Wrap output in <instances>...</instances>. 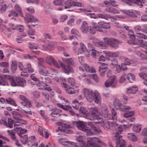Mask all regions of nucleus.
I'll return each instance as SVG.
<instances>
[{"label": "nucleus", "instance_id": "nucleus-1", "mask_svg": "<svg viewBox=\"0 0 147 147\" xmlns=\"http://www.w3.org/2000/svg\"><path fill=\"white\" fill-rule=\"evenodd\" d=\"M111 126L115 127L116 130L115 134L116 147H125V142L124 140L122 139V136L120 134L123 131L121 125H118L112 121H106L104 122L103 127L105 129L108 130L110 129Z\"/></svg>", "mask_w": 147, "mask_h": 147}, {"label": "nucleus", "instance_id": "nucleus-2", "mask_svg": "<svg viewBox=\"0 0 147 147\" xmlns=\"http://www.w3.org/2000/svg\"><path fill=\"white\" fill-rule=\"evenodd\" d=\"M84 95L87 100L90 102H92L93 100L97 104L100 103L101 99L100 94L97 91H95L94 96L93 91L90 90L86 88L84 90Z\"/></svg>", "mask_w": 147, "mask_h": 147}, {"label": "nucleus", "instance_id": "nucleus-3", "mask_svg": "<svg viewBox=\"0 0 147 147\" xmlns=\"http://www.w3.org/2000/svg\"><path fill=\"white\" fill-rule=\"evenodd\" d=\"M103 39L105 43L112 48L116 49L119 47V42L117 39L114 38H109L105 37L103 38Z\"/></svg>", "mask_w": 147, "mask_h": 147}, {"label": "nucleus", "instance_id": "nucleus-4", "mask_svg": "<svg viewBox=\"0 0 147 147\" xmlns=\"http://www.w3.org/2000/svg\"><path fill=\"white\" fill-rule=\"evenodd\" d=\"M65 4L64 7L66 9L75 6L78 7L82 6V5L81 3L77 1H74L72 0H67L65 1Z\"/></svg>", "mask_w": 147, "mask_h": 147}, {"label": "nucleus", "instance_id": "nucleus-5", "mask_svg": "<svg viewBox=\"0 0 147 147\" xmlns=\"http://www.w3.org/2000/svg\"><path fill=\"white\" fill-rule=\"evenodd\" d=\"M85 122L80 121H74L72 122L71 125H73V127H76L79 129L83 131L85 128H86V126L84 124Z\"/></svg>", "mask_w": 147, "mask_h": 147}, {"label": "nucleus", "instance_id": "nucleus-6", "mask_svg": "<svg viewBox=\"0 0 147 147\" xmlns=\"http://www.w3.org/2000/svg\"><path fill=\"white\" fill-rule=\"evenodd\" d=\"M116 108L119 109L120 111H126L131 109V107L129 106L123 105L120 102L117 101L114 103Z\"/></svg>", "mask_w": 147, "mask_h": 147}, {"label": "nucleus", "instance_id": "nucleus-7", "mask_svg": "<svg viewBox=\"0 0 147 147\" xmlns=\"http://www.w3.org/2000/svg\"><path fill=\"white\" fill-rule=\"evenodd\" d=\"M80 49L78 51V54L84 53L86 56L89 57L90 56V52L87 49L85 45L82 42L80 43Z\"/></svg>", "mask_w": 147, "mask_h": 147}, {"label": "nucleus", "instance_id": "nucleus-8", "mask_svg": "<svg viewBox=\"0 0 147 147\" xmlns=\"http://www.w3.org/2000/svg\"><path fill=\"white\" fill-rule=\"evenodd\" d=\"M38 64L39 68V74L42 75L47 76L49 74V71L47 68L40 63H38Z\"/></svg>", "mask_w": 147, "mask_h": 147}, {"label": "nucleus", "instance_id": "nucleus-9", "mask_svg": "<svg viewBox=\"0 0 147 147\" xmlns=\"http://www.w3.org/2000/svg\"><path fill=\"white\" fill-rule=\"evenodd\" d=\"M20 98L23 101L21 102V104L27 107H30L31 106V104L26 98L24 96L20 95L19 96Z\"/></svg>", "mask_w": 147, "mask_h": 147}, {"label": "nucleus", "instance_id": "nucleus-10", "mask_svg": "<svg viewBox=\"0 0 147 147\" xmlns=\"http://www.w3.org/2000/svg\"><path fill=\"white\" fill-rule=\"evenodd\" d=\"M105 43V42L100 41L97 38L95 41L93 42L94 45L102 49H106L107 48V46Z\"/></svg>", "mask_w": 147, "mask_h": 147}, {"label": "nucleus", "instance_id": "nucleus-11", "mask_svg": "<svg viewBox=\"0 0 147 147\" xmlns=\"http://www.w3.org/2000/svg\"><path fill=\"white\" fill-rule=\"evenodd\" d=\"M114 77H113L112 79L110 80V81L107 80L105 83V87H108L111 86L112 88H115L116 87L117 80H115Z\"/></svg>", "mask_w": 147, "mask_h": 147}, {"label": "nucleus", "instance_id": "nucleus-12", "mask_svg": "<svg viewBox=\"0 0 147 147\" xmlns=\"http://www.w3.org/2000/svg\"><path fill=\"white\" fill-rule=\"evenodd\" d=\"M45 60L47 63L51 65L52 63L56 67L59 68L60 67L54 59L51 56H47L46 57Z\"/></svg>", "mask_w": 147, "mask_h": 147}, {"label": "nucleus", "instance_id": "nucleus-13", "mask_svg": "<svg viewBox=\"0 0 147 147\" xmlns=\"http://www.w3.org/2000/svg\"><path fill=\"white\" fill-rule=\"evenodd\" d=\"M59 62L60 65L63 68V71L65 73L67 74H69L70 72L73 73L74 72V70L73 68L69 65H66L65 66L63 63H61V61H59Z\"/></svg>", "mask_w": 147, "mask_h": 147}, {"label": "nucleus", "instance_id": "nucleus-14", "mask_svg": "<svg viewBox=\"0 0 147 147\" xmlns=\"http://www.w3.org/2000/svg\"><path fill=\"white\" fill-rule=\"evenodd\" d=\"M85 124L88 125L92 128L95 133H100L101 132V130L96 127L95 125L96 123L94 122H85Z\"/></svg>", "mask_w": 147, "mask_h": 147}, {"label": "nucleus", "instance_id": "nucleus-15", "mask_svg": "<svg viewBox=\"0 0 147 147\" xmlns=\"http://www.w3.org/2000/svg\"><path fill=\"white\" fill-rule=\"evenodd\" d=\"M16 79L17 86H20L22 87H24L25 86V84L26 83V81L25 80L20 77H16Z\"/></svg>", "mask_w": 147, "mask_h": 147}, {"label": "nucleus", "instance_id": "nucleus-16", "mask_svg": "<svg viewBox=\"0 0 147 147\" xmlns=\"http://www.w3.org/2000/svg\"><path fill=\"white\" fill-rule=\"evenodd\" d=\"M26 19L28 21L26 22L27 24L30 22L36 23L38 22V20L36 17L29 13L26 14Z\"/></svg>", "mask_w": 147, "mask_h": 147}, {"label": "nucleus", "instance_id": "nucleus-17", "mask_svg": "<svg viewBox=\"0 0 147 147\" xmlns=\"http://www.w3.org/2000/svg\"><path fill=\"white\" fill-rule=\"evenodd\" d=\"M103 52L107 56L112 58L118 57L119 55V51L113 52L105 51H103Z\"/></svg>", "mask_w": 147, "mask_h": 147}, {"label": "nucleus", "instance_id": "nucleus-18", "mask_svg": "<svg viewBox=\"0 0 147 147\" xmlns=\"http://www.w3.org/2000/svg\"><path fill=\"white\" fill-rule=\"evenodd\" d=\"M98 24L101 29H109L111 28L110 23H107L103 21H101L98 22Z\"/></svg>", "mask_w": 147, "mask_h": 147}, {"label": "nucleus", "instance_id": "nucleus-19", "mask_svg": "<svg viewBox=\"0 0 147 147\" xmlns=\"http://www.w3.org/2000/svg\"><path fill=\"white\" fill-rule=\"evenodd\" d=\"M97 16L99 18L104 19L107 20H108L109 18L111 19L115 20H117L116 18H114L113 16H111L108 14L98 13L97 14Z\"/></svg>", "mask_w": 147, "mask_h": 147}, {"label": "nucleus", "instance_id": "nucleus-20", "mask_svg": "<svg viewBox=\"0 0 147 147\" xmlns=\"http://www.w3.org/2000/svg\"><path fill=\"white\" fill-rule=\"evenodd\" d=\"M79 111L82 114L85 115L84 116V117L85 118L88 120H91V119L90 118L89 116L87 115V114L88 113V111L83 106L81 107L79 109Z\"/></svg>", "mask_w": 147, "mask_h": 147}, {"label": "nucleus", "instance_id": "nucleus-21", "mask_svg": "<svg viewBox=\"0 0 147 147\" xmlns=\"http://www.w3.org/2000/svg\"><path fill=\"white\" fill-rule=\"evenodd\" d=\"M89 27L86 21H83L81 27V30L82 32L86 33L88 32Z\"/></svg>", "mask_w": 147, "mask_h": 147}, {"label": "nucleus", "instance_id": "nucleus-22", "mask_svg": "<svg viewBox=\"0 0 147 147\" xmlns=\"http://www.w3.org/2000/svg\"><path fill=\"white\" fill-rule=\"evenodd\" d=\"M101 111L103 117L109 119V115L108 114V111L107 110V107L105 105L102 106L101 107Z\"/></svg>", "mask_w": 147, "mask_h": 147}, {"label": "nucleus", "instance_id": "nucleus-23", "mask_svg": "<svg viewBox=\"0 0 147 147\" xmlns=\"http://www.w3.org/2000/svg\"><path fill=\"white\" fill-rule=\"evenodd\" d=\"M86 147H102L100 145L97 144L93 141L90 140L87 141L86 144Z\"/></svg>", "mask_w": 147, "mask_h": 147}, {"label": "nucleus", "instance_id": "nucleus-24", "mask_svg": "<svg viewBox=\"0 0 147 147\" xmlns=\"http://www.w3.org/2000/svg\"><path fill=\"white\" fill-rule=\"evenodd\" d=\"M112 115H109V119L110 120H116L117 118V113L115 109H112L111 111Z\"/></svg>", "mask_w": 147, "mask_h": 147}, {"label": "nucleus", "instance_id": "nucleus-25", "mask_svg": "<svg viewBox=\"0 0 147 147\" xmlns=\"http://www.w3.org/2000/svg\"><path fill=\"white\" fill-rule=\"evenodd\" d=\"M88 109L90 111L91 114H94L100 112L97 107L93 105H90L89 106Z\"/></svg>", "mask_w": 147, "mask_h": 147}, {"label": "nucleus", "instance_id": "nucleus-26", "mask_svg": "<svg viewBox=\"0 0 147 147\" xmlns=\"http://www.w3.org/2000/svg\"><path fill=\"white\" fill-rule=\"evenodd\" d=\"M105 11L115 14H119V11L115 8L112 7H108L105 9Z\"/></svg>", "mask_w": 147, "mask_h": 147}, {"label": "nucleus", "instance_id": "nucleus-27", "mask_svg": "<svg viewBox=\"0 0 147 147\" xmlns=\"http://www.w3.org/2000/svg\"><path fill=\"white\" fill-rule=\"evenodd\" d=\"M52 111L53 112L51 113V115L53 117H57V116H61V115L59 114L61 112V110L60 109L55 108L53 109Z\"/></svg>", "mask_w": 147, "mask_h": 147}, {"label": "nucleus", "instance_id": "nucleus-28", "mask_svg": "<svg viewBox=\"0 0 147 147\" xmlns=\"http://www.w3.org/2000/svg\"><path fill=\"white\" fill-rule=\"evenodd\" d=\"M122 11L124 13L130 17L133 18H136L137 17V13L136 12H134L132 11L124 10H122Z\"/></svg>", "mask_w": 147, "mask_h": 147}, {"label": "nucleus", "instance_id": "nucleus-29", "mask_svg": "<svg viewBox=\"0 0 147 147\" xmlns=\"http://www.w3.org/2000/svg\"><path fill=\"white\" fill-rule=\"evenodd\" d=\"M138 89L137 86H136L127 88V92L128 93L135 94L138 91Z\"/></svg>", "mask_w": 147, "mask_h": 147}, {"label": "nucleus", "instance_id": "nucleus-30", "mask_svg": "<svg viewBox=\"0 0 147 147\" xmlns=\"http://www.w3.org/2000/svg\"><path fill=\"white\" fill-rule=\"evenodd\" d=\"M101 115L100 112L95 113L94 114H90L91 119L93 120H99L100 119V116Z\"/></svg>", "mask_w": 147, "mask_h": 147}, {"label": "nucleus", "instance_id": "nucleus-31", "mask_svg": "<svg viewBox=\"0 0 147 147\" xmlns=\"http://www.w3.org/2000/svg\"><path fill=\"white\" fill-rule=\"evenodd\" d=\"M12 114L13 115V117L16 119L17 121L19 119L22 118V115L19 114L17 112L15 111H13Z\"/></svg>", "mask_w": 147, "mask_h": 147}, {"label": "nucleus", "instance_id": "nucleus-32", "mask_svg": "<svg viewBox=\"0 0 147 147\" xmlns=\"http://www.w3.org/2000/svg\"><path fill=\"white\" fill-rule=\"evenodd\" d=\"M14 7L15 9L19 13L20 15L21 16L23 17V13L22 12V9L20 6L19 5L17 4L15 5Z\"/></svg>", "mask_w": 147, "mask_h": 147}, {"label": "nucleus", "instance_id": "nucleus-33", "mask_svg": "<svg viewBox=\"0 0 147 147\" xmlns=\"http://www.w3.org/2000/svg\"><path fill=\"white\" fill-rule=\"evenodd\" d=\"M17 68V63L16 61H12L11 65V70L13 73H15Z\"/></svg>", "mask_w": 147, "mask_h": 147}, {"label": "nucleus", "instance_id": "nucleus-34", "mask_svg": "<svg viewBox=\"0 0 147 147\" xmlns=\"http://www.w3.org/2000/svg\"><path fill=\"white\" fill-rule=\"evenodd\" d=\"M84 129L83 131L86 132V134L87 136H92L94 134L92 129L86 126V128H85Z\"/></svg>", "mask_w": 147, "mask_h": 147}, {"label": "nucleus", "instance_id": "nucleus-35", "mask_svg": "<svg viewBox=\"0 0 147 147\" xmlns=\"http://www.w3.org/2000/svg\"><path fill=\"white\" fill-rule=\"evenodd\" d=\"M8 78L9 79L11 85L13 86H17L16 81V77L13 78L10 76H8Z\"/></svg>", "mask_w": 147, "mask_h": 147}, {"label": "nucleus", "instance_id": "nucleus-36", "mask_svg": "<svg viewBox=\"0 0 147 147\" xmlns=\"http://www.w3.org/2000/svg\"><path fill=\"white\" fill-rule=\"evenodd\" d=\"M136 36L137 37V40H138V39L139 40H142V38H143L146 39H147V36L144 34L138 33L136 34Z\"/></svg>", "mask_w": 147, "mask_h": 147}, {"label": "nucleus", "instance_id": "nucleus-37", "mask_svg": "<svg viewBox=\"0 0 147 147\" xmlns=\"http://www.w3.org/2000/svg\"><path fill=\"white\" fill-rule=\"evenodd\" d=\"M126 77L130 82H133L135 80L134 76L132 73L128 74L126 76Z\"/></svg>", "mask_w": 147, "mask_h": 147}, {"label": "nucleus", "instance_id": "nucleus-38", "mask_svg": "<svg viewBox=\"0 0 147 147\" xmlns=\"http://www.w3.org/2000/svg\"><path fill=\"white\" fill-rule=\"evenodd\" d=\"M127 137L129 140L133 141H136L137 140L136 136L133 133H128L127 135Z\"/></svg>", "mask_w": 147, "mask_h": 147}, {"label": "nucleus", "instance_id": "nucleus-39", "mask_svg": "<svg viewBox=\"0 0 147 147\" xmlns=\"http://www.w3.org/2000/svg\"><path fill=\"white\" fill-rule=\"evenodd\" d=\"M58 73V72L54 69L50 68L49 69V74L51 77L53 78H54L55 76L56 75V74Z\"/></svg>", "mask_w": 147, "mask_h": 147}, {"label": "nucleus", "instance_id": "nucleus-40", "mask_svg": "<svg viewBox=\"0 0 147 147\" xmlns=\"http://www.w3.org/2000/svg\"><path fill=\"white\" fill-rule=\"evenodd\" d=\"M62 61L66 64V63H68L69 64L72 65H74V63L72 59L71 58L66 59V60L64 59H62Z\"/></svg>", "mask_w": 147, "mask_h": 147}, {"label": "nucleus", "instance_id": "nucleus-41", "mask_svg": "<svg viewBox=\"0 0 147 147\" xmlns=\"http://www.w3.org/2000/svg\"><path fill=\"white\" fill-rule=\"evenodd\" d=\"M92 25L93 26L94 28L97 31L102 32V30L99 27L98 24L95 22H93L92 23Z\"/></svg>", "mask_w": 147, "mask_h": 147}, {"label": "nucleus", "instance_id": "nucleus-42", "mask_svg": "<svg viewBox=\"0 0 147 147\" xmlns=\"http://www.w3.org/2000/svg\"><path fill=\"white\" fill-rule=\"evenodd\" d=\"M128 43L131 45L133 47L137 48L140 47V45L137 42H135L133 41L130 40L128 41Z\"/></svg>", "mask_w": 147, "mask_h": 147}, {"label": "nucleus", "instance_id": "nucleus-43", "mask_svg": "<svg viewBox=\"0 0 147 147\" xmlns=\"http://www.w3.org/2000/svg\"><path fill=\"white\" fill-rule=\"evenodd\" d=\"M120 58L121 59H124V63L125 65H130L131 64L132 61L131 60H130L127 58H124V56H121L120 57Z\"/></svg>", "mask_w": 147, "mask_h": 147}, {"label": "nucleus", "instance_id": "nucleus-44", "mask_svg": "<svg viewBox=\"0 0 147 147\" xmlns=\"http://www.w3.org/2000/svg\"><path fill=\"white\" fill-rule=\"evenodd\" d=\"M7 103L9 104L10 105H12L15 106H17V105L15 101L13 100L12 98H8L6 100Z\"/></svg>", "mask_w": 147, "mask_h": 147}, {"label": "nucleus", "instance_id": "nucleus-45", "mask_svg": "<svg viewBox=\"0 0 147 147\" xmlns=\"http://www.w3.org/2000/svg\"><path fill=\"white\" fill-rule=\"evenodd\" d=\"M28 34L30 36V37L31 38L33 39H34L35 38V36H34L35 31L32 28V29H29L28 30Z\"/></svg>", "mask_w": 147, "mask_h": 147}, {"label": "nucleus", "instance_id": "nucleus-46", "mask_svg": "<svg viewBox=\"0 0 147 147\" xmlns=\"http://www.w3.org/2000/svg\"><path fill=\"white\" fill-rule=\"evenodd\" d=\"M107 77L111 80L113 79V77H114V79L115 80H117L115 76L114 75H112V73L111 71L110 70H109L108 71L107 73Z\"/></svg>", "mask_w": 147, "mask_h": 147}, {"label": "nucleus", "instance_id": "nucleus-47", "mask_svg": "<svg viewBox=\"0 0 147 147\" xmlns=\"http://www.w3.org/2000/svg\"><path fill=\"white\" fill-rule=\"evenodd\" d=\"M141 128V125H135L132 128L133 131L137 132H139L140 131Z\"/></svg>", "mask_w": 147, "mask_h": 147}, {"label": "nucleus", "instance_id": "nucleus-48", "mask_svg": "<svg viewBox=\"0 0 147 147\" xmlns=\"http://www.w3.org/2000/svg\"><path fill=\"white\" fill-rule=\"evenodd\" d=\"M12 29L13 30L16 29L20 32H22L24 30V26L21 25H18L17 26L16 28H12Z\"/></svg>", "mask_w": 147, "mask_h": 147}, {"label": "nucleus", "instance_id": "nucleus-49", "mask_svg": "<svg viewBox=\"0 0 147 147\" xmlns=\"http://www.w3.org/2000/svg\"><path fill=\"white\" fill-rule=\"evenodd\" d=\"M14 121L11 119H8V124L6 126L7 127L10 128H12L13 127Z\"/></svg>", "mask_w": 147, "mask_h": 147}, {"label": "nucleus", "instance_id": "nucleus-50", "mask_svg": "<svg viewBox=\"0 0 147 147\" xmlns=\"http://www.w3.org/2000/svg\"><path fill=\"white\" fill-rule=\"evenodd\" d=\"M134 111H132L129 112L125 113L124 114V116L125 117L128 118L132 117L134 115Z\"/></svg>", "mask_w": 147, "mask_h": 147}, {"label": "nucleus", "instance_id": "nucleus-51", "mask_svg": "<svg viewBox=\"0 0 147 147\" xmlns=\"http://www.w3.org/2000/svg\"><path fill=\"white\" fill-rule=\"evenodd\" d=\"M66 91L67 93L71 94H74L76 92L75 90L73 88L70 87L66 89Z\"/></svg>", "mask_w": 147, "mask_h": 147}, {"label": "nucleus", "instance_id": "nucleus-52", "mask_svg": "<svg viewBox=\"0 0 147 147\" xmlns=\"http://www.w3.org/2000/svg\"><path fill=\"white\" fill-rule=\"evenodd\" d=\"M8 16L9 17L14 16L18 17V14L14 10H11L9 12Z\"/></svg>", "mask_w": 147, "mask_h": 147}, {"label": "nucleus", "instance_id": "nucleus-53", "mask_svg": "<svg viewBox=\"0 0 147 147\" xmlns=\"http://www.w3.org/2000/svg\"><path fill=\"white\" fill-rule=\"evenodd\" d=\"M45 11L47 14H49L51 12L52 9L50 7V5H47L45 6Z\"/></svg>", "mask_w": 147, "mask_h": 147}, {"label": "nucleus", "instance_id": "nucleus-54", "mask_svg": "<svg viewBox=\"0 0 147 147\" xmlns=\"http://www.w3.org/2000/svg\"><path fill=\"white\" fill-rule=\"evenodd\" d=\"M108 65L105 63H103L99 67V68L104 71H106L108 69Z\"/></svg>", "mask_w": 147, "mask_h": 147}, {"label": "nucleus", "instance_id": "nucleus-55", "mask_svg": "<svg viewBox=\"0 0 147 147\" xmlns=\"http://www.w3.org/2000/svg\"><path fill=\"white\" fill-rule=\"evenodd\" d=\"M20 140L22 142L23 144H27V142H28V136L27 135H25L23 136V138L21 139Z\"/></svg>", "mask_w": 147, "mask_h": 147}, {"label": "nucleus", "instance_id": "nucleus-56", "mask_svg": "<svg viewBox=\"0 0 147 147\" xmlns=\"http://www.w3.org/2000/svg\"><path fill=\"white\" fill-rule=\"evenodd\" d=\"M145 1V0H136L135 3L138 5L140 6L141 7L143 6L142 4H144Z\"/></svg>", "mask_w": 147, "mask_h": 147}, {"label": "nucleus", "instance_id": "nucleus-57", "mask_svg": "<svg viewBox=\"0 0 147 147\" xmlns=\"http://www.w3.org/2000/svg\"><path fill=\"white\" fill-rule=\"evenodd\" d=\"M91 140H92V141L95 142L96 143L98 142V143H101L102 145H105V144L104 142H102L101 141L97 138H92L91 139Z\"/></svg>", "mask_w": 147, "mask_h": 147}, {"label": "nucleus", "instance_id": "nucleus-58", "mask_svg": "<svg viewBox=\"0 0 147 147\" xmlns=\"http://www.w3.org/2000/svg\"><path fill=\"white\" fill-rule=\"evenodd\" d=\"M128 35L129 37L132 39H134L135 38L134 32L132 30H129L128 32Z\"/></svg>", "mask_w": 147, "mask_h": 147}, {"label": "nucleus", "instance_id": "nucleus-59", "mask_svg": "<svg viewBox=\"0 0 147 147\" xmlns=\"http://www.w3.org/2000/svg\"><path fill=\"white\" fill-rule=\"evenodd\" d=\"M95 29L92 26H89L88 28V32L91 34H94L96 33Z\"/></svg>", "mask_w": 147, "mask_h": 147}, {"label": "nucleus", "instance_id": "nucleus-60", "mask_svg": "<svg viewBox=\"0 0 147 147\" xmlns=\"http://www.w3.org/2000/svg\"><path fill=\"white\" fill-rule=\"evenodd\" d=\"M42 79L45 82L49 84H51L52 83L51 79L48 77H45L44 78H42Z\"/></svg>", "mask_w": 147, "mask_h": 147}, {"label": "nucleus", "instance_id": "nucleus-61", "mask_svg": "<svg viewBox=\"0 0 147 147\" xmlns=\"http://www.w3.org/2000/svg\"><path fill=\"white\" fill-rule=\"evenodd\" d=\"M68 82L72 86H74L75 85V81L73 78H69L68 79Z\"/></svg>", "mask_w": 147, "mask_h": 147}, {"label": "nucleus", "instance_id": "nucleus-62", "mask_svg": "<svg viewBox=\"0 0 147 147\" xmlns=\"http://www.w3.org/2000/svg\"><path fill=\"white\" fill-rule=\"evenodd\" d=\"M111 1L110 5L115 7H117L118 6V3L115 0H109Z\"/></svg>", "mask_w": 147, "mask_h": 147}, {"label": "nucleus", "instance_id": "nucleus-63", "mask_svg": "<svg viewBox=\"0 0 147 147\" xmlns=\"http://www.w3.org/2000/svg\"><path fill=\"white\" fill-rule=\"evenodd\" d=\"M1 29L2 32L6 34H7V30H9V29L7 28L5 26L2 25L1 26Z\"/></svg>", "mask_w": 147, "mask_h": 147}, {"label": "nucleus", "instance_id": "nucleus-64", "mask_svg": "<svg viewBox=\"0 0 147 147\" xmlns=\"http://www.w3.org/2000/svg\"><path fill=\"white\" fill-rule=\"evenodd\" d=\"M140 77L142 79L145 80H146L147 78V74L145 73H140L139 74Z\"/></svg>", "mask_w": 147, "mask_h": 147}]
</instances>
